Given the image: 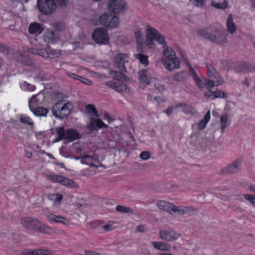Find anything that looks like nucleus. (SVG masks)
<instances>
[{
	"label": "nucleus",
	"mask_w": 255,
	"mask_h": 255,
	"mask_svg": "<svg viewBox=\"0 0 255 255\" xmlns=\"http://www.w3.org/2000/svg\"><path fill=\"white\" fill-rule=\"evenodd\" d=\"M160 238L167 242H173L177 240L181 235L170 229L161 230L159 232Z\"/></svg>",
	"instance_id": "ddd939ff"
},
{
	"label": "nucleus",
	"mask_w": 255,
	"mask_h": 255,
	"mask_svg": "<svg viewBox=\"0 0 255 255\" xmlns=\"http://www.w3.org/2000/svg\"><path fill=\"white\" fill-rule=\"evenodd\" d=\"M114 228L113 224H108L102 226V229H104L106 231H111L114 229Z\"/></svg>",
	"instance_id": "4d7b16f0"
},
{
	"label": "nucleus",
	"mask_w": 255,
	"mask_h": 255,
	"mask_svg": "<svg viewBox=\"0 0 255 255\" xmlns=\"http://www.w3.org/2000/svg\"><path fill=\"white\" fill-rule=\"evenodd\" d=\"M108 87H111L115 91L118 92H122L123 91H126L128 87L126 84L123 83L121 81L117 80L116 79H112L110 81H108L106 83Z\"/></svg>",
	"instance_id": "4468645a"
},
{
	"label": "nucleus",
	"mask_w": 255,
	"mask_h": 255,
	"mask_svg": "<svg viewBox=\"0 0 255 255\" xmlns=\"http://www.w3.org/2000/svg\"><path fill=\"white\" fill-rule=\"evenodd\" d=\"M73 109L72 103L63 100L57 102L52 108V112L56 118L63 119L68 117Z\"/></svg>",
	"instance_id": "7ed1b4c3"
},
{
	"label": "nucleus",
	"mask_w": 255,
	"mask_h": 255,
	"mask_svg": "<svg viewBox=\"0 0 255 255\" xmlns=\"http://www.w3.org/2000/svg\"><path fill=\"white\" fill-rule=\"evenodd\" d=\"M93 157L88 154H85L84 152L82 155V158L81 162L83 164L89 165L91 167L95 166V165L92 163Z\"/></svg>",
	"instance_id": "473e14b6"
},
{
	"label": "nucleus",
	"mask_w": 255,
	"mask_h": 255,
	"mask_svg": "<svg viewBox=\"0 0 255 255\" xmlns=\"http://www.w3.org/2000/svg\"><path fill=\"white\" fill-rule=\"evenodd\" d=\"M174 109H175L174 107H170L166 109L165 113L169 116L172 113Z\"/></svg>",
	"instance_id": "052dcab7"
},
{
	"label": "nucleus",
	"mask_w": 255,
	"mask_h": 255,
	"mask_svg": "<svg viewBox=\"0 0 255 255\" xmlns=\"http://www.w3.org/2000/svg\"><path fill=\"white\" fill-rule=\"evenodd\" d=\"M51 254V251L48 250L40 249V255H48Z\"/></svg>",
	"instance_id": "13d9d810"
},
{
	"label": "nucleus",
	"mask_w": 255,
	"mask_h": 255,
	"mask_svg": "<svg viewBox=\"0 0 255 255\" xmlns=\"http://www.w3.org/2000/svg\"><path fill=\"white\" fill-rule=\"evenodd\" d=\"M92 38L96 43L103 45L108 44L110 39L107 30L103 27L95 29L92 32Z\"/></svg>",
	"instance_id": "423d86ee"
},
{
	"label": "nucleus",
	"mask_w": 255,
	"mask_h": 255,
	"mask_svg": "<svg viewBox=\"0 0 255 255\" xmlns=\"http://www.w3.org/2000/svg\"><path fill=\"white\" fill-rule=\"evenodd\" d=\"M35 89L36 87L34 85L28 83V85H27V88H26V90L28 91H33Z\"/></svg>",
	"instance_id": "bf43d9fd"
},
{
	"label": "nucleus",
	"mask_w": 255,
	"mask_h": 255,
	"mask_svg": "<svg viewBox=\"0 0 255 255\" xmlns=\"http://www.w3.org/2000/svg\"><path fill=\"white\" fill-rule=\"evenodd\" d=\"M191 1H193L194 4L197 6H202L205 4L204 0H191Z\"/></svg>",
	"instance_id": "5fc2aeb1"
},
{
	"label": "nucleus",
	"mask_w": 255,
	"mask_h": 255,
	"mask_svg": "<svg viewBox=\"0 0 255 255\" xmlns=\"http://www.w3.org/2000/svg\"><path fill=\"white\" fill-rule=\"evenodd\" d=\"M46 177L53 182H58L61 185L68 187L73 188H77L78 187V184L75 182L60 175L56 174H47L46 175Z\"/></svg>",
	"instance_id": "6e6552de"
},
{
	"label": "nucleus",
	"mask_w": 255,
	"mask_h": 255,
	"mask_svg": "<svg viewBox=\"0 0 255 255\" xmlns=\"http://www.w3.org/2000/svg\"><path fill=\"white\" fill-rule=\"evenodd\" d=\"M45 215L47 220L50 222L61 223L66 225H68L69 223V222L67 219H66L65 217L61 216H56L50 213H48Z\"/></svg>",
	"instance_id": "5701e85b"
},
{
	"label": "nucleus",
	"mask_w": 255,
	"mask_h": 255,
	"mask_svg": "<svg viewBox=\"0 0 255 255\" xmlns=\"http://www.w3.org/2000/svg\"><path fill=\"white\" fill-rule=\"evenodd\" d=\"M108 128V126L103 122L101 119H96L91 118L89 123L87 125L86 128L88 129L87 133L92 134L94 131H97L99 128Z\"/></svg>",
	"instance_id": "9b49d317"
},
{
	"label": "nucleus",
	"mask_w": 255,
	"mask_h": 255,
	"mask_svg": "<svg viewBox=\"0 0 255 255\" xmlns=\"http://www.w3.org/2000/svg\"><path fill=\"white\" fill-rule=\"evenodd\" d=\"M57 138L54 140L56 142L62 140H66L68 141H72L80 138V133L78 131L73 128H69L65 130L62 127L55 128Z\"/></svg>",
	"instance_id": "20e7f679"
},
{
	"label": "nucleus",
	"mask_w": 255,
	"mask_h": 255,
	"mask_svg": "<svg viewBox=\"0 0 255 255\" xmlns=\"http://www.w3.org/2000/svg\"><path fill=\"white\" fill-rule=\"evenodd\" d=\"M136 231L138 232H143L145 231V226L140 225L136 227Z\"/></svg>",
	"instance_id": "680f3d73"
},
{
	"label": "nucleus",
	"mask_w": 255,
	"mask_h": 255,
	"mask_svg": "<svg viewBox=\"0 0 255 255\" xmlns=\"http://www.w3.org/2000/svg\"><path fill=\"white\" fill-rule=\"evenodd\" d=\"M236 70L239 73H248L255 70V67L245 62L239 63L236 67Z\"/></svg>",
	"instance_id": "412c9836"
},
{
	"label": "nucleus",
	"mask_w": 255,
	"mask_h": 255,
	"mask_svg": "<svg viewBox=\"0 0 255 255\" xmlns=\"http://www.w3.org/2000/svg\"><path fill=\"white\" fill-rule=\"evenodd\" d=\"M35 51H37V55H39L43 57H51V56H50V53L48 51V49H47V50L41 49L36 50Z\"/></svg>",
	"instance_id": "79ce46f5"
},
{
	"label": "nucleus",
	"mask_w": 255,
	"mask_h": 255,
	"mask_svg": "<svg viewBox=\"0 0 255 255\" xmlns=\"http://www.w3.org/2000/svg\"><path fill=\"white\" fill-rule=\"evenodd\" d=\"M244 197L246 200L249 201L251 204L255 206V195L245 194L244 195Z\"/></svg>",
	"instance_id": "37998d69"
},
{
	"label": "nucleus",
	"mask_w": 255,
	"mask_h": 255,
	"mask_svg": "<svg viewBox=\"0 0 255 255\" xmlns=\"http://www.w3.org/2000/svg\"><path fill=\"white\" fill-rule=\"evenodd\" d=\"M135 57L138 59L140 63L147 65L148 64V56L142 54H134Z\"/></svg>",
	"instance_id": "e433bc0d"
},
{
	"label": "nucleus",
	"mask_w": 255,
	"mask_h": 255,
	"mask_svg": "<svg viewBox=\"0 0 255 255\" xmlns=\"http://www.w3.org/2000/svg\"><path fill=\"white\" fill-rule=\"evenodd\" d=\"M20 121L24 124H26L29 125H33V122L32 120L26 115H21L20 117Z\"/></svg>",
	"instance_id": "a19ab883"
},
{
	"label": "nucleus",
	"mask_w": 255,
	"mask_h": 255,
	"mask_svg": "<svg viewBox=\"0 0 255 255\" xmlns=\"http://www.w3.org/2000/svg\"><path fill=\"white\" fill-rule=\"evenodd\" d=\"M49 228L46 227L42 222L38 221V223L36 225V231L41 233L48 234Z\"/></svg>",
	"instance_id": "72a5a7b5"
},
{
	"label": "nucleus",
	"mask_w": 255,
	"mask_h": 255,
	"mask_svg": "<svg viewBox=\"0 0 255 255\" xmlns=\"http://www.w3.org/2000/svg\"><path fill=\"white\" fill-rule=\"evenodd\" d=\"M206 67L207 68V74L208 76L211 78H216L218 80L219 79V75L215 69L210 64H207Z\"/></svg>",
	"instance_id": "c756f323"
},
{
	"label": "nucleus",
	"mask_w": 255,
	"mask_h": 255,
	"mask_svg": "<svg viewBox=\"0 0 255 255\" xmlns=\"http://www.w3.org/2000/svg\"><path fill=\"white\" fill-rule=\"evenodd\" d=\"M155 87L156 89L160 92H163L165 90V87L163 85H156Z\"/></svg>",
	"instance_id": "0e129e2a"
},
{
	"label": "nucleus",
	"mask_w": 255,
	"mask_h": 255,
	"mask_svg": "<svg viewBox=\"0 0 255 255\" xmlns=\"http://www.w3.org/2000/svg\"><path fill=\"white\" fill-rule=\"evenodd\" d=\"M186 78V72L184 71H181L173 76V80L175 81L181 82L184 80Z\"/></svg>",
	"instance_id": "f704fd0d"
},
{
	"label": "nucleus",
	"mask_w": 255,
	"mask_h": 255,
	"mask_svg": "<svg viewBox=\"0 0 255 255\" xmlns=\"http://www.w3.org/2000/svg\"><path fill=\"white\" fill-rule=\"evenodd\" d=\"M78 80L80 81L83 84H85L87 85H91L92 84V82L90 80L86 79L85 78L80 76Z\"/></svg>",
	"instance_id": "603ef678"
},
{
	"label": "nucleus",
	"mask_w": 255,
	"mask_h": 255,
	"mask_svg": "<svg viewBox=\"0 0 255 255\" xmlns=\"http://www.w3.org/2000/svg\"><path fill=\"white\" fill-rule=\"evenodd\" d=\"M37 6L42 14L50 15L56 9V4L53 0H37Z\"/></svg>",
	"instance_id": "39448f33"
},
{
	"label": "nucleus",
	"mask_w": 255,
	"mask_h": 255,
	"mask_svg": "<svg viewBox=\"0 0 255 255\" xmlns=\"http://www.w3.org/2000/svg\"><path fill=\"white\" fill-rule=\"evenodd\" d=\"M241 160L238 159L234 162L232 164L228 165L222 170V172L224 173L234 174L237 173L240 171L241 164Z\"/></svg>",
	"instance_id": "aec40b11"
},
{
	"label": "nucleus",
	"mask_w": 255,
	"mask_h": 255,
	"mask_svg": "<svg viewBox=\"0 0 255 255\" xmlns=\"http://www.w3.org/2000/svg\"><path fill=\"white\" fill-rule=\"evenodd\" d=\"M194 211H195V209L192 206H177L176 209V213L180 215H189Z\"/></svg>",
	"instance_id": "393cba45"
},
{
	"label": "nucleus",
	"mask_w": 255,
	"mask_h": 255,
	"mask_svg": "<svg viewBox=\"0 0 255 255\" xmlns=\"http://www.w3.org/2000/svg\"><path fill=\"white\" fill-rule=\"evenodd\" d=\"M31 251H30V250L25 249L22 251V254L23 255H31Z\"/></svg>",
	"instance_id": "338daca9"
},
{
	"label": "nucleus",
	"mask_w": 255,
	"mask_h": 255,
	"mask_svg": "<svg viewBox=\"0 0 255 255\" xmlns=\"http://www.w3.org/2000/svg\"><path fill=\"white\" fill-rule=\"evenodd\" d=\"M116 211L117 212L123 213H130L133 214V210L129 207L123 206L121 205H118L116 207Z\"/></svg>",
	"instance_id": "c9c22d12"
},
{
	"label": "nucleus",
	"mask_w": 255,
	"mask_h": 255,
	"mask_svg": "<svg viewBox=\"0 0 255 255\" xmlns=\"http://www.w3.org/2000/svg\"><path fill=\"white\" fill-rule=\"evenodd\" d=\"M227 27L228 32L233 34L237 30L236 24L233 21V18L232 14L228 15L227 19Z\"/></svg>",
	"instance_id": "cd10ccee"
},
{
	"label": "nucleus",
	"mask_w": 255,
	"mask_h": 255,
	"mask_svg": "<svg viewBox=\"0 0 255 255\" xmlns=\"http://www.w3.org/2000/svg\"><path fill=\"white\" fill-rule=\"evenodd\" d=\"M38 94L32 96L29 100V107L33 114L38 117L44 116L46 115L48 110L46 108L42 107H37L34 108V106H31V102L34 98L38 97Z\"/></svg>",
	"instance_id": "f3484780"
},
{
	"label": "nucleus",
	"mask_w": 255,
	"mask_h": 255,
	"mask_svg": "<svg viewBox=\"0 0 255 255\" xmlns=\"http://www.w3.org/2000/svg\"><path fill=\"white\" fill-rule=\"evenodd\" d=\"M126 3L123 0H110L108 3L109 10L115 13L124 12Z\"/></svg>",
	"instance_id": "f8f14e48"
},
{
	"label": "nucleus",
	"mask_w": 255,
	"mask_h": 255,
	"mask_svg": "<svg viewBox=\"0 0 255 255\" xmlns=\"http://www.w3.org/2000/svg\"><path fill=\"white\" fill-rule=\"evenodd\" d=\"M128 55L124 53H117L113 58V65L121 72H127L125 63H128Z\"/></svg>",
	"instance_id": "1a4fd4ad"
},
{
	"label": "nucleus",
	"mask_w": 255,
	"mask_h": 255,
	"mask_svg": "<svg viewBox=\"0 0 255 255\" xmlns=\"http://www.w3.org/2000/svg\"><path fill=\"white\" fill-rule=\"evenodd\" d=\"M194 80L199 88H203L205 87L206 78L200 79L197 76L194 79Z\"/></svg>",
	"instance_id": "ea45409f"
},
{
	"label": "nucleus",
	"mask_w": 255,
	"mask_h": 255,
	"mask_svg": "<svg viewBox=\"0 0 255 255\" xmlns=\"http://www.w3.org/2000/svg\"><path fill=\"white\" fill-rule=\"evenodd\" d=\"M137 75L139 79V86L143 88L150 83L153 71L151 69L141 70L137 73Z\"/></svg>",
	"instance_id": "9d476101"
},
{
	"label": "nucleus",
	"mask_w": 255,
	"mask_h": 255,
	"mask_svg": "<svg viewBox=\"0 0 255 255\" xmlns=\"http://www.w3.org/2000/svg\"><path fill=\"white\" fill-rule=\"evenodd\" d=\"M221 127L222 128V132H223L224 129L227 127V116L226 115H224L221 116Z\"/></svg>",
	"instance_id": "a18cd8bd"
},
{
	"label": "nucleus",
	"mask_w": 255,
	"mask_h": 255,
	"mask_svg": "<svg viewBox=\"0 0 255 255\" xmlns=\"http://www.w3.org/2000/svg\"><path fill=\"white\" fill-rule=\"evenodd\" d=\"M210 119V111H208L206 115H205L204 118L200 121V122L198 124V127L200 129H204L208 123L209 120Z\"/></svg>",
	"instance_id": "7c9ffc66"
},
{
	"label": "nucleus",
	"mask_w": 255,
	"mask_h": 255,
	"mask_svg": "<svg viewBox=\"0 0 255 255\" xmlns=\"http://www.w3.org/2000/svg\"><path fill=\"white\" fill-rule=\"evenodd\" d=\"M215 0L211 3V5L217 8L225 9L228 6V2L226 0Z\"/></svg>",
	"instance_id": "2f4dec72"
},
{
	"label": "nucleus",
	"mask_w": 255,
	"mask_h": 255,
	"mask_svg": "<svg viewBox=\"0 0 255 255\" xmlns=\"http://www.w3.org/2000/svg\"><path fill=\"white\" fill-rule=\"evenodd\" d=\"M31 255H40V249L31 251Z\"/></svg>",
	"instance_id": "774afa93"
},
{
	"label": "nucleus",
	"mask_w": 255,
	"mask_h": 255,
	"mask_svg": "<svg viewBox=\"0 0 255 255\" xmlns=\"http://www.w3.org/2000/svg\"><path fill=\"white\" fill-rule=\"evenodd\" d=\"M161 60L165 68L170 71L180 67L179 61L175 56L168 58L167 59L165 58H163Z\"/></svg>",
	"instance_id": "a211bd4d"
},
{
	"label": "nucleus",
	"mask_w": 255,
	"mask_h": 255,
	"mask_svg": "<svg viewBox=\"0 0 255 255\" xmlns=\"http://www.w3.org/2000/svg\"><path fill=\"white\" fill-rule=\"evenodd\" d=\"M156 205L160 209L170 214L173 215V214L176 213L177 206L172 203L161 200L158 201Z\"/></svg>",
	"instance_id": "2eb2a0df"
},
{
	"label": "nucleus",
	"mask_w": 255,
	"mask_h": 255,
	"mask_svg": "<svg viewBox=\"0 0 255 255\" xmlns=\"http://www.w3.org/2000/svg\"><path fill=\"white\" fill-rule=\"evenodd\" d=\"M187 106V103H181L177 104H176L174 107V108H184V106Z\"/></svg>",
	"instance_id": "e2e57ef3"
},
{
	"label": "nucleus",
	"mask_w": 255,
	"mask_h": 255,
	"mask_svg": "<svg viewBox=\"0 0 255 255\" xmlns=\"http://www.w3.org/2000/svg\"><path fill=\"white\" fill-rule=\"evenodd\" d=\"M29 77L33 78L37 81H42L45 78L44 72L38 68H33Z\"/></svg>",
	"instance_id": "4be33fe9"
},
{
	"label": "nucleus",
	"mask_w": 255,
	"mask_h": 255,
	"mask_svg": "<svg viewBox=\"0 0 255 255\" xmlns=\"http://www.w3.org/2000/svg\"><path fill=\"white\" fill-rule=\"evenodd\" d=\"M53 25L56 31L62 30L64 28L63 24L59 22L54 23Z\"/></svg>",
	"instance_id": "864d4df0"
},
{
	"label": "nucleus",
	"mask_w": 255,
	"mask_h": 255,
	"mask_svg": "<svg viewBox=\"0 0 255 255\" xmlns=\"http://www.w3.org/2000/svg\"><path fill=\"white\" fill-rule=\"evenodd\" d=\"M185 62L187 63V64L188 65V67L189 68V70L191 74L193 76L194 79L197 76L195 70L193 69V68L192 67L191 64L189 63L188 60L185 58L184 60Z\"/></svg>",
	"instance_id": "8fccbe9b"
},
{
	"label": "nucleus",
	"mask_w": 255,
	"mask_h": 255,
	"mask_svg": "<svg viewBox=\"0 0 255 255\" xmlns=\"http://www.w3.org/2000/svg\"><path fill=\"white\" fill-rule=\"evenodd\" d=\"M9 50L10 48L8 46L0 43V52L8 54Z\"/></svg>",
	"instance_id": "de8ad7c7"
},
{
	"label": "nucleus",
	"mask_w": 255,
	"mask_h": 255,
	"mask_svg": "<svg viewBox=\"0 0 255 255\" xmlns=\"http://www.w3.org/2000/svg\"><path fill=\"white\" fill-rule=\"evenodd\" d=\"M13 59L17 62L25 65L30 66L32 62L26 53H22L19 52L14 53Z\"/></svg>",
	"instance_id": "6ab92c4d"
},
{
	"label": "nucleus",
	"mask_w": 255,
	"mask_h": 255,
	"mask_svg": "<svg viewBox=\"0 0 255 255\" xmlns=\"http://www.w3.org/2000/svg\"><path fill=\"white\" fill-rule=\"evenodd\" d=\"M100 21L102 25L111 28L117 27L120 23L118 16L109 12L103 13L100 16Z\"/></svg>",
	"instance_id": "0eeeda50"
},
{
	"label": "nucleus",
	"mask_w": 255,
	"mask_h": 255,
	"mask_svg": "<svg viewBox=\"0 0 255 255\" xmlns=\"http://www.w3.org/2000/svg\"><path fill=\"white\" fill-rule=\"evenodd\" d=\"M57 38L54 31L51 30H47L43 35V39L47 43H53Z\"/></svg>",
	"instance_id": "bb28decb"
},
{
	"label": "nucleus",
	"mask_w": 255,
	"mask_h": 255,
	"mask_svg": "<svg viewBox=\"0 0 255 255\" xmlns=\"http://www.w3.org/2000/svg\"><path fill=\"white\" fill-rule=\"evenodd\" d=\"M182 111L185 114H194L196 112L195 110L192 106L189 105L187 103V106H184V108L182 110Z\"/></svg>",
	"instance_id": "c03bdc74"
},
{
	"label": "nucleus",
	"mask_w": 255,
	"mask_h": 255,
	"mask_svg": "<svg viewBox=\"0 0 255 255\" xmlns=\"http://www.w3.org/2000/svg\"><path fill=\"white\" fill-rule=\"evenodd\" d=\"M135 37L137 43L140 44L142 42V35L140 31H137L135 32Z\"/></svg>",
	"instance_id": "09e8293b"
},
{
	"label": "nucleus",
	"mask_w": 255,
	"mask_h": 255,
	"mask_svg": "<svg viewBox=\"0 0 255 255\" xmlns=\"http://www.w3.org/2000/svg\"><path fill=\"white\" fill-rule=\"evenodd\" d=\"M150 155V153L149 152L144 151L141 152L139 157L143 160H146L149 158Z\"/></svg>",
	"instance_id": "3c124183"
},
{
	"label": "nucleus",
	"mask_w": 255,
	"mask_h": 255,
	"mask_svg": "<svg viewBox=\"0 0 255 255\" xmlns=\"http://www.w3.org/2000/svg\"><path fill=\"white\" fill-rule=\"evenodd\" d=\"M44 30V28L40 24L34 22L31 23L28 28V31L30 34H41Z\"/></svg>",
	"instance_id": "b1692460"
},
{
	"label": "nucleus",
	"mask_w": 255,
	"mask_h": 255,
	"mask_svg": "<svg viewBox=\"0 0 255 255\" xmlns=\"http://www.w3.org/2000/svg\"><path fill=\"white\" fill-rule=\"evenodd\" d=\"M123 72L120 71L119 72L116 71H111V74L113 75L114 78L113 79H116L117 80L120 81L121 79L124 78L126 75L123 73Z\"/></svg>",
	"instance_id": "4c0bfd02"
},
{
	"label": "nucleus",
	"mask_w": 255,
	"mask_h": 255,
	"mask_svg": "<svg viewBox=\"0 0 255 255\" xmlns=\"http://www.w3.org/2000/svg\"><path fill=\"white\" fill-rule=\"evenodd\" d=\"M224 83L223 79L220 78L219 80L216 82H214L213 80L208 79L206 78V81L205 83V87L208 89H212L215 86H218L220 85H222Z\"/></svg>",
	"instance_id": "c85d7f7f"
},
{
	"label": "nucleus",
	"mask_w": 255,
	"mask_h": 255,
	"mask_svg": "<svg viewBox=\"0 0 255 255\" xmlns=\"http://www.w3.org/2000/svg\"><path fill=\"white\" fill-rule=\"evenodd\" d=\"M20 223L24 228L36 231L38 220L36 218L27 217L21 219Z\"/></svg>",
	"instance_id": "dca6fc26"
},
{
	"label": "nucleus",
	"mask_w": 255,
	"mask_h": 255,
	"mask_svg": "<svg viewBox=\"0 0 255 255\" xmlns=\"http://www.w3.org/2000/svg\"><path fill=\"white\" fill-rule=\"evenodd\" d=\"M146 39L145 43L149 48H154V41H157L159 44L163 45L164 49L163 54L164 58H170L176 56L175 51L166 45L165 37L161 34L157 30L150 26L146 25Z\"/></svg>",
	"instance_id": "f257e3e1"
},
{
	"label": "nucleus",
	"mask_w": 255,
	"mask_h": 255,
	"mask_svg": "<svg viewBox=\"0 0 255 255\" xmlns=\"http://www.w3.org/2000/svg\"><path fill=\"white\" fill-rule=\"evenodd\" d=\"M197 34L218 45H223L228 42L227 32L217 27L209 26L200 29Z\"/></svg>",
	"instance_id": "f03ea898"
},
{
	"label": "nucleus",
	"mask_w": 255,
	"mask_h": 255,
	"mask_svg": "<svg viewBox=\"0 0 255 255\" xmlns=\"http://www.w3.org/2000/svg\"><path fill=\"white\" fill-rule=\"evenodd\" d=\"M48 51L50 53V56L51 57V58H53V56H58L59 55V52L57 50L48 48Z\"/></svg>",
	"instance_id": "6e6d98bb"
},
{
	"label": "nucleus",
	"mask_w": 255,
	"mask_h": 255,
	"mask_svg": "<svg viewBox=\"0 0 255 255\" xmlns=\"http://www.w3.org/2000/svg\"><path fill=\"white\" fill-rule=\"evenodd\" d=\"M86 110L88 114H91L95 117H98V115L96 109L95 107L91 105H88L86 106Z\"/></svg>",
	"instance_id": "58836bf2"
},
{
	"label": "nucleus",
	"mask_w": 255,
	"mask_h": 255,
	"mask_svg": "<svg viewBox=\"0 0 255 255\" xmlns=\"http://www.w3.org/2000/svg\"><path fill=\"white\" fill-rule=\"evenodd\" d=\"M63 198V196L61 194H56V196L54 198V201L56 202H60Z\"/></svg>",
	"instance_id": "69168bd1"
},
{
	"label": "nucleus",
	"mask_w": 255,
	"mask_h": 255,
	"mask_svg": "<svg viewBox=\"0 0 255 255\" xmlns=\"http://www.w3.org/2000/svg\"><path fill=\"white\" fill-rule=\"evenodd\" d=\"M213 96L214 98H226L228 97L225 92L221 90L213 92Z\"/></svg>",
	"instance_id": "49530a36"
},
{
	"label": "nucleus",
	"mask_w": 255,
	"mask_h": 255,
	"mask_svg": "<svg viewBox=\"0 0 255 255\" xmlns=\"http://www.w3.org/2000/svg\"><path fill=\"white\" fill-rule=\"evenodd\" d=\"M153 247L156 250L163 252L169 251L171 249V245L168 243L162 242H153L151 243Z\"/></svg>",
	"instance_id": "a878e982"
}]
</instances>
